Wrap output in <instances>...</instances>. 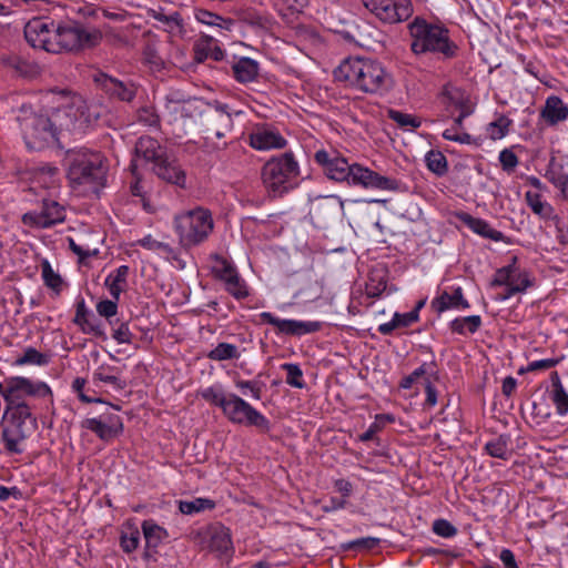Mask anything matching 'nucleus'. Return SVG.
Segmentation results:
<instances>
[{
  "mask_svg": "<svg viewBox=\"0 0 568 568\" xmlns=\"http://www.w3.org/2000/svg\"><path fill=\"white\" fill-rule=\"evenodd\" d=\"M314 161L321 166L323 173L335 182L382 191H397L399 189V182L396 179L381 175L358 163L351 164L335 150H317L314 154Z\"/></svg>",
  "mask_w": 568,
  "mask_h": 568,
  "instance_id": "1",
  "label": "nucleus"
},
{
  "mask_svg": "<svg viewBox=\"0 0 568 568\" xmlns=\"http://www.w3.org/2000/svg\"><path fill=\"white\" fill-rule=\"evenodd\" d=\"M337 82L369 94H383L392 88L390 74L383 64L369 58L344 59L334 70Z\"/></svg>",
  "mask_w": 568,
  "mask_h": 568,
  "instance_id": "2",
  "label": "nucleus"
},
{
  "mask_svg": "<svg viewBox=\"0 0 568 568\" xmlns=\"http://www.w3.org/2000/svg\"><path fill=\"white\" fill-rule=\"evenodd\" d=\"M136 160L132 162V172L135 175L136 161L143 160L150 164L152 172L161 180L185 187L186 175L180 164L171 159L166 148L162 146L155 139L151 136H141L135 144Z\"/></svg>",
  "mask_w": 568,
  "mask_h": 568,
  "instance_id": "3",
  "label": "nucleus"
},
{
  "mask_svg": "<svg viewBox=\"0 0 568 568\" xmlns=\"http://www.w3.org/2000/svg\"><path fill=\"white\" fill-rule=\"evenodd\" d=\"M63 162L72 186L97 189L105 179L106 168L100 152L87 148L70 149L65 152Z\"/></svg>",
  "mask_w": 568,
  "mask_h": 568,
  "instance_id": "4",
  "label": "nucleus"
},
{
  "mask_svg": "<svg viewBox=\"0 0 568 568\" xmlns=\"http://www.w3.org/2000/svg\"><path fill=\"white\" fill-rule=\"evenodd\" d=\"M300 164L292 152L272 156L261 170V180L266 192L282 197L300 184Z\"/></svg>",
  "mask_w": 568,
  "mask_h": 568,
  "instance_id": "5",
  "label": "nucleus"
},
{
  "mask_svg": "<svg viewBox=\"0 0 568 568\" xmlns=\"http://www.w3.org/2000/svg\"><path fill=\"white\" fill-rule=\"evenodd\" d=\"M410 48L415 54L440 53L445 59L455 57L457 45L449 39L448 30L442 26L415 18L409 24Z\"/></svg>",
  "mask_w": 568,
  "mask_h": 568,
  "instance_id": "6",
  "label": "nucleus"
},
{
  "mask_svg": "<svg viewBox=\"0 0 568 568\" xmlns=\"http://www.w3.org/2000/svg\"><path fill=\"white\" fill-rule=\"evenodd\" d=\"M213 227L211 211L202 206L183 211L174 216V230L181 245L185 247L196 246L206 241Z\"/></svg>",
  "mask_w": 568,
  "mask_h": 568,
  "instance_id": "7",
  "label": "nucleus"
},
{
  "mask_svg": "<svg viewBox=\"0 0 568 568\" xmlns=\"http://www.w3.org/2000/svg\"><path fill=\"white\" fill-rule=\"evenodd\" d=\"M202 395L205 400L221 407L224 415L232 423L255 426L263 432L268 430V420L250 404L234 394L202 393Z\"/></svg>",
  "mask_w": 568,
  "mask_h": 568,
  "instance_id": "8",
  "label": "nucleus"
},
{
  "mask_svg": "<svg viewBox=\"0 0 568 568\" xmlns=\"http://www.w3.org/2000/svg\"><path fill=\"white\" fill-rule=\"evenodd\" d=\"M18 120L28 149L39 151L58 141L57 128H53L47 114L19 115Z\"/></svg>",
  "mask_w": 568,
  "mask_h": 568,
  "instance_id": "9",
  "label": "nucleus"
},
{
  "mask_svg": "<svg viewBox=\"0 0 568 568\" xmlns=\"http://www.w3.org/2000/svg\"><path fill=\"white\" fill-rule=\"evenodd\" d=\"M55 23L49 18H34L24 27V37L28 43L47 52H59L55 41Z\"/></svg>",
  "mask_w": 568,
  "mask_h": 568,
  "instance_id": "10",
  "label": "nucleus"
},
{
  "mask_svg": "<svg viewBox=\"0 0 568 568\" xmlns=\"http://www.w3.org/2000/svg\"><path fill=\"white\" fill-rule=\"evenodd\" d=\"M364 7L386 23L407 20L413 13L410 0H362Z\"/></svg>",
  "mask_w": 568,
  "mask_h": 568,
  "instance_id": "11",
  "label": "nucleus"
},
{
  "mask_svg": "<svg viewBox=\"0 0 568 568\" xmlns=\"http://www.w3.org/2000/svg\"><path fill=\"white\" fill-rule=\"evenodd\" d=\"M343 211V202L336 195L318 196L311 202L310 216L318 229H326Z\"/></svg>",
  "mask_w": 568,
  "mask_h": 568,
  "instance_id": "12",
  "label": "nucleus"
},
{
  "mask_svg": "<svg viewBox=\"0 0 568 568\" xmlns=\"http://www.w3.org/2000/svg\"><path fill=\"white\" fill-rule=\"evenodd\" d=\"M247 141L251 148L263 152L284 149L287 144L280 130L270 123L253 125L247 135Z\"/></svg>",
  "mask_w": 568,
  "mask_h": 568,
  "instance_id": "13",
  "label": "nucleus"
},
{
  "mask_svg": "<svg viewBox=\"0 0 568 568\" xmlns=\"http://www.w3.org/2000/svg\"><path fill=\"white\" fill-rule=\"evenodd\" d=\"M516 261V257H514L510 264L498 268L491 281V285L509 286L511 292H526V290L532 285V281L527 271L517 266Z\"/></svg>",
  "mask_w": 568,
  "mask_h": 568,
  "instance_id": "14",
  "label": "nucleus"
},
{
  "mask_svg": "<svg viewBox=\"0 0 568 568\" xmlns=\"http://www.w3.org/2000/svg\"><path fill=\"white\" fill-rule=\"evenodd\" d=\"M64 219L65 209L63 205L53 200H44L39 212L26 213L22 221L31 226L49 229L58 223H62Z\"/></svg>",
  "mask_w": 568,
  "mask_h": 568,
  "instance_id": "15",
  "label": "nucleus"
},
{
  "mask_svg": "<svg viewBox=\"0 0 568 568\" xmlns=\"http://www.w3.org/2000/svg\"><path fill=\"white\" fill-rule=\"evenodd\" d=\"M94 83L111 99L131 102L136 95L138 87L132 81H122L103 72L93 77Z\"/></svg>",
  "mask_w": 568,
  "mask_h": 568,
  "instance_id": "16",
  "label": "nucleus"
},
{
  "mask_svg": "<svg viewBox=\"0 0 568 568\" xmlns=\"http://www.w3.org/2000/svg\"><path fill=\"white\" fill-rule=\"evenodd\" d=\"M37 426L36 422H10L2 428L1 438L8 454H22L24 450L23 444L26 439L32 434Z\"/></svg>",
  "mask_w": 568,
  "mask_h": 568,
  "instance_id": "17",
  "label": "nucleus"
},
{
  "mask_svg": "<svg viewBox=\"0 0 568 568\" xmlns=\"http://www.w3.org/2000/svg\"><path fill=\"white\" fill-rule=\"evenodd\" d=\"M263 322L274 326L282 334L302 336L318 332L322 324L316 321L285 320L273 315L270 312L261 314Z\"/></svg>",
  "mask_w": 568,
  "mask_h": 568,
  "instance_id": "18",
  "label": "nucleus"
},
{
  "mask_svg": "<svg viewBox=\"0 0 568 568\" xmlns=\"http://www.w3.org/2000/svg\"><path fill=\"white\" fill-rule=\"evenodd\" d=\"M204 541L207 548L220 558L230 559L234 554L231 531L227 527L215 524L204 531Z\"/></svg>",
  "mask_w": 568,
  "mask_h": 568,
  "instance_id": "19",
  "label": "nucleus"
},
{
  "mask_svg": "<svg viewBox=\"0 0 568 568\" xmlns=\"http://www.w3.org/2000/svg\"><path fill=\"white\" fill-rule=\"evenodd\" d=\"M438 382V369L434 362L423 363L400 382L403 388H423L424 390H435Z\"/></svg>",
  "mask_w": 568,
  "mask_h": 568,
  "instance_id": "20",
  "label": "nucleus"
},
{
  "mask_svg": "<svg viewBox=\"0 0 568 568\" xmlns=\"http://www.w3.org/2000/svg\"><path fill=\"white\" fill-rule=\"evenodd\" d=\"M83 427L94 433L103 442H110L123 432L120 416L112 414L88 418L83 422Z\"/></svg>",
  "mask_w": 568,
  "mask_h": 568,
  "instance_id": "21",
  "label": "nucleus"
},
{
  "mask_svg": "<svg viewBox=\"0 0 568 568\" xmlns=\"http://www.w3.org/2000/svg\"><path fill=\"white\" fill-rule=\"evenodd\" d=\"M65 112H68L69 119L72 122V132L74 133L83 132L92 123L87 103L80 98H75L65 104Z\"/></svg>",
  "mask_w": 568,
  "mask_h": 568,
  "instance_id": "22",
  "label": "nucleus"
},
{
  "mask_svg": "<svg viewBox=\"0 0 568 568\" xmlns=\"http://www.w3.org/2000/svg\"><path fill=\"white\" fill-rule=\"evenodd\" d=\"M18 395L19 393H2L6 402V414H10L8 420L20 423H27L29 420L37 423L36 418L31 415L28 404Z\"/></svg>",
  "mask_w": 568,
  "mask_h": 568,
  "instance_id": "23",
  "label": "nucleus"
},
{
  "mask_svg": "<svg viewBox=\"0 0 568 568\" xmlns=\"http://www.w3.org/2000/svg\"><path fill=\"white\" fill-rule=\"evenodd\" d=\"M484 450L494 458L510 459L515 454V446L509 434L491 436L484 446Z\"/></svg>",
  "mask_w": 568,
  "mask_h": 568,
  "instance_id": "24",
  "label": "nucleus"
},
{
  "mask_svg": "<svg viewBox=\"0 0 568 568\" xmlns=\"http://www.w3.org/2000/svg\"><path fill=\"white\" fill-rule=\"evenodd\" d=\"M233 78L242 83L247 84L255 82L260 73V63L248 57H241L234 60L231 65Z\"/></svg>",
  "mask_w": 568,
  "mask_h": 568,
  "instance_id": "25",
  "label": "nucleus"
},
{
  "mask_svg": "<svg viewBox=\"0 0 568 568\" xmlns=\"http://www.w3.org/2000/svg\"><path fill=\"white\" fill-rule=\"evenodd\" d=\"M432 307L437 313H443L447 310H467L469 303L465 300L462 287H456L452 293L443 292L432 301Z\"/></svg>",
  "mask_w": 568,
  "mask_h": 568,
  "instance_id": "26",
  "label": "nucleus"
},
{
  "mask_svg": "<svg viewBox=\"0 0 568 568\" xmlns=\"http://www.w3.org/2000/svg\"><path fill=\"white\" fill-rule=\"evenodd\" d=\"M540 115L549 125H556L568 119V104L559 97L550 95L546 99Z\"/></svg>",
  "mask_w": 568,
  "mask_h": 568,
  "instance_id": "27",
  "label": "nucleus"
},
{
  "mask_svg": "<svg viewBox=\"0 0 568 568\" xmlns=\"http://www.w3.org/2000/svg\"><path fill=\"white\" fill-rule=\"evenodd\" d=\"M544 176L560 191L565 199L568 197V173L565 170V165L555 156L550 158L545 169Z\"/></svg>",
  "mask_w": 568,
  "mask_h": 568,
  "instance_id": "28",
  "label": "nucleus"
},
{
  "mask_svg": "<svg viewBox=\"0 0 568 568\" xmlns=\"http://www.w3.org/2000/svg\"><path fill=\"white\" fill-rule=\"evenodd\" d=\"M78 22L64 26H57L55 42L60 50L77 51L78 50Z\"/></svg>",
  "mask_w": 568,
  "mask_h": 568,
  "instance_id": "29",
  "label": "nucleus"
},
{
  "mask_svg": "<svg viewBox=\"0 0 568 568\" xmlns=\"http://www.w3.org/2000/svg\"><path fill=\"white\" fill-rule=\"evenodd\" d=\"M201 102L197 99H186L183 113L180 115V124H175L178 134H186L189 129L195 125L196 119L201 115Z\"/></svg>",
  "mask_w": 568,
  "mask_h": 568,
  "instance_id": "30",
  "label": "nucleus"
},
{
  "mask_svg": "<svg viewBox=\"0 0 568 568\" xmlns=\"http://www.w3.org/2000/svg\"><path fill=\"white\" fill-rule=\"evenodd\" d=\"M525 201L534 214L542 220H552L555 217L554 206L542 199V195L537 192L527 191L525 193Z\"/></svg>",
  "mask_w": 568,
  "mask_h": 568,
  "instance_id": "31",
  "label": "nucleus"
},
{
  "mask_svg": "<svg viewBox=\"0 0 568 568\" xmlns=\"http://www.w3.org/2000/svg\"><path fill=\"white\" fill-rule=\"evenodd\" d=\"M128 275L129 266L121 265L111 272L104 280V285L108 287L112 298L115 301H119L121 293L125 288Z\"/></svg>",
  "mask_w": 568,
  "mask_h": 568,
  "instance_id": "32",
  "label": "nucleus"
},
{
  "mask_svg": "<svg viewBox=\"0 0 568 568\" xmlns=\"http://www.w3.org/2000/svg\"><path fill=\"white\" fill-rule=\"evenodd\" d=\"M78 33V50L92 49L99 45L103 38V33L99 28L79 22Z\"/></svg>",
  "mask_w": 568,
  "mask_h": 568,
  "instance_id": "33",
  "label": "nucleus"
},
{
  "mask_svg": "<svg viewBox=\"0 0 568 568\" xmlns=\"http://www.w3.org/2000/svg\"><path fill=\"white\" fill-rule=\"evenodd\" d=\"M462 221L475 233L494 241H500L503 233L493 229L485 220L464 214Z\"/></svg>",
  "mask_w": 568,
  "mask_h": 568,
  "instance_id": "34",
  "label": "nucleus"
},
{
  "mask_svg": "<svg viewBox=\"0 0 568 568\" xmlns=\"http://www.w3.org/2000/svg\"><path fill=\"white\" fill-rule=\"evenodd\" d=\"M142 532L145 539V546L149 549H155L168 537V531L159 526L153 519H146L142 523Z\"/></svg>",
  "mask_w": 568,
  "mask_h": 568,
  "instance_id": "35",
  "label": "nucleus"
},
{
  "mask_svg": "<svg viewBox=\"0 0 568 568\" xmlns=\"http://www.w3.org/2000/svg\"><path fill=\"white\" fill-rule=\"evenodd\" d=\"M196 54L199 60L211 58L214 61H221L224 58V51L219 47L213 37L202 36L196 44Z\"/></svg>",
  "mask_w": 568,
  "mask_h": 568,
  "instance_id": "36",
  "label": "nucleus"
},
{
  "mask_svg": "<svg viewBox=\"0 0 568 568\" xmlns=\"http://www.w3.org/2000/svg\"><path fill=\"white\" fill-rule=\"evenodd\" d=\"M417 321V311H410L407 313H395L389 322L383 323L378 326V332L383 335H388L394 329L400 327H408Z\"/></svg>",
  "mask_w": 568,
  "mask_h": 568,
  "instance_id": "37",
  "label": "nucleus"
},
{
  "mask_svg": "<svg viewBox=\"0 0 568 568\" xmlns=\"http://www.w3.org/2000/svg\"><path fill=\"white\" fill-rule=\"evenodd\" d=\"M194 17L197 22L209 27H216L221 30L231 31L234 27L232 19L223 18L205 9H195Z\"/></svg>",
  "mask_w": 568,
  "mask_h": 568,
  "instance_id": "38",
  "label": "nucleus"
},
{
  "mask_svg": "<svg viewBox=\"0 0 568 568\" xmlns=\"http://www.w3.org/2000/svg\"><path fill=\"white\" fill-rule=\"evenodd\" d=\"M481 317L479 315H469L457 317L449 323L453 333L459 335H469L476 333L481 326Z\"/></svg>",
  "mask_w": 568,
  "mask_h": 568,
  "instance_id": "39",
  "label": "nucleus"
},
{
  "mask_svg": "<svg viewBox=\"0 0 568 568\" xmlns=\"http://www.w3.org/2000/svg\"><path fill=\"white\" fill-rule=\"evenodd\" d=\"M241 349L237 345L231 343H217L209 353L207 358L215 362L233 361L241 357Z\"/></svg>",
  "mask_w": 568,
  "mask_h": 568,
  "instance_id": "40",
  "label": "nucleus"
},
{
  "mask_svg": "<svg viewBox=\"0 0 568 568\" xmlns=\"http://www.w3.org/2000/svg\"><path fill=\"white\" fill-rule=\"evenodd\" d=\"M185 100L179 92H171L165 97V111L171 124H180V115L183 113Z\"/></svg>",
  "mask_w": 568,
  "mask_h": 568,
  "instance_id": "41",
  "label": "nucleus"
},
{
  "mask_svg": "<svg viewBox=\"0 0 568 568\" xmlns=\"http://www.w3.org/2000/svg\"><path fill=\"white\" fill-rule=\"evenodd\" d=\"M538 395L530 402L531 414L541 423L551 416V400L546 393H534Z\"/></svg>",
  "mask_w": 568,
  "mask_h": 568,
  "instance_id": "42",
  "label": "nucleus"
},
{
  "mask_svg": "<svg viewBox=\"0 0 568 568\" xmlns=\"http://www.w3.org/2000/svg\"><path fill=\"white\" fill-rule=\"evenodd\" d=\"M215 276L224 283V286L240 275L235 265L224 257H216L213 265Z\"/></svg>",
  "mask_w": 568,
  "mask_h": 568,
  "instance_id": "43",
  "label": "nucleus"
},
{
  "mask_svg": "<svg viewBox=\"0 0 568 568\" xmlns=\"http://www.w3.org/2000/svg\"><path fill=\"white\" fill-rule=\"evenodd\" d=\"M59 170L51 164H41L36 169L34 180L44 189H50L55 185L58 181Z\"/></svg>",
  "mask_w": 568,
  "mask_h": 568,
  "instance_id": "44",
  "label": "nucleus"
},
{
  "mask_svg": "<svg viewBox=\"0 0 568 568\" xmlns=\"http://www.w3.org/2000/svg\"><path fill=\"white\" fill-rule=\"evenodd\" d=\"M1 62L4 67L13 70L17 74L28 77L32 74L34 67L26 59L17 54L3 55Z\"/></svg>",
  "mask_w": 568,
  "mask_h": 568,
  "instance_id": "45",
  "label": "nucleus"
},
{
  "mask_svg": "<svg viewBox=\"0 0 568 568\" xmlns=\"http://www.w3.org/2000/svg\"><path fill=\"white\" fill-rule=\"evenodd\" d=\"M215 503L209 498H195L193 500H182L179 504V509L184 515H193L205 509H213Z\"/></svg>",
  "mask_w": 568,
  "mask_h": 568,
  "instance_id": "46",
  "label": "nucleus"
},
{
  "mask_svg": "<svg viewBox=\"0 0 568 568\" xmlns=\"http://www.w3.org/2000/svg\"><path fill=\"white\" fill-rule=\"evenodd\" d=\"M395 416L393 414H377L375 420L369 425L366 432L359 435L361 442H368L381 432L387 424L394 423Z\"/></svg>",
  "mask_w": 568,
  "mask_h": 568,
  "instance_id": "47",
  "label": "nucleus"
},
{
  "mask_svg": "<svg viewBox=\"0 0 568 568\" xmlns=\"http://www.w3.org/2000/svg\"><path fill=\"white\" fill-rule=\"evenodd\" d=\"M425 163L429 171L438 176L444 175L447 172V160L446 156L439 151H429L425 155Z\"/></svg>",
  "mask_w": 568,
  "mask_h": 568,
  "instance_id": "48",
  "label": "nucleus"
},
{
  "mask_svg": "<svg viewBox=\"0 0 568 568\" xmlns=\"http://www.w3.org/2000/svg\"><path fill=\"white\" fill-rule=\"evenodd\" d=\"M513 121L506 115H498L487 125V134L493 140H500L507 135Z\"/></svg>",
  "mask_w": 568,
  "mask_h": 568,
  "instance_id": "49",
  "label": "nucleus"
},
{
  "mask_svg": "<svg viewBox=\"0 0 568 568\" xmlns=\"http://www.w3.org/2000/svg\"><path fill=\"white\" fill-rule=\"evenodd\" d=\"M139 245L149 250L156 252L160 255H163L164 257L169 258L171 256H174V250L164 242L158 241L152 235H145L141 240H139Z\"/></svg>",
  "mask_w": 568,
  "mask_h": 568,
  "instance_id": "50",
  "label": "nucleus"
},
{
  "mask_svg": "<svg viewBox=\"0 0 568 568\" xmlns=\"http://www.w3.org/2000/svg\"><path fill=\"white\" fill-rule=\"evenodd\" d=\"M440 98L447 106H460L464 103L463 91L452 83H446L443 87Z\"/></svg>",
  "mask_w": 568,
  "mask_h": 568,
  "instance_id": "51",
  "label": "nucleus"
},
{
  "mask_svg": "<svg viewBox=\"0 0 568 568\" xmlns=\"http://www.w3.org/2000/svg\"><path fill=\"white\" fill-rule=\"evenodd\" d=\"M388 118L402 129H417L422 122L418 118L398 110H389Z\"/></svg>",
  "mask_w": 568,
  "mask_h": 568,
  "instance_id": "52",
  "label": "nucleus"
},
{
  "mask_svg": "<svg viewBox=\"0 0 568 568\" xmlns=\"http://www.w3.org/2000/svg\"><path fill=\"white\" fill-rule=\"evenodd\" d=\"M48 118L50 119L53 128H57V134H59V131L72 132V122L69 119L68 112H65V105L53 110Z\"/></svg>",
  "mask_w": 568,
  "mask_h": 568,
  "instance_id": "53",
  "label": "nucleus"
},
{
  "mask_svg": "<svg viewBox=\"0 0 568 568\" xmlns=\"http://www.w3.org/2000/svg\"><path fill=\"white\" fill-rule=\"evenodd\" d=\"M154 19L164 26V30L170 33H178L182 29V18L179 12L165 14L158 12L154 14Z\"/></svg>",
  "mask_w": 568,
  "mask_h": 568,
  "instance_id": "54",
  "label": "nucleus"
},
{
  "mask_svg": "<svg viewBox=\"0 0 568 568\" xmlns=\"http://www.w3.org/2000/svg\"><path fill=\"white\" fill-rule=\"evenodd\" d=\"M215 118L221 128L214 130V135L221 139L226 132L231 131L233 126V121L231 114L226 111V105H219L215 109Z\"/></svg>",
  "mask_w": 568,
  "mask_h": 568,
  "instance_id": "55",
  "label": "nucleus"
},
{
  "mask_svg": "<svg viewBox=\"0 0 568 568\" xmlns=\"http://www.w3.org/2000/svg\"><path fill=\"white\" fill-rule=\"evenodd\" d=\"M41 274L44 284L52 288L59 291L62 284V280L58 273H55L48 261H43L41 263Z\"/></svg>",
  "mask_w": 568,
  "mask_h": 568,
  "instance_id": "56",
  "label": "nucleus"
},
{
  "mask_svg": "<svg viewBox=\"0 0 568 568\" xmlns=\"http://www.w3.org/2000/svg\"><path fill=\"white\" fill-rule=\"evenodd\" d=\"M224 287L236 300H244L250 295L248 286L241 275L236 276Z\"/></svg>",
  "mask_w": 568,
  "mask_h": 568,
  "instance_id": "57",
  "label": "nucleus"
},
{
  "mask_svg": "<svg viewBox=\"0 0 568 568\" xmlns=\"http://www.w3.org/2000/svg\"><path fill=\"white\" fill-rule=\"evenodd\" d=\"M514 148H506L499 152L498 160L501 169L507 173H513L519 163V159L514 152Z\"/></svg>",
  "mask_w": 568,
  "mask_h": 568,
  "instance_id": "58",
  "label": "nucleus"
},
{
  "mask_svg": "<svg viewBox=\"0 0 568 568\" xmlns=\"http://www.w3.org/2000/svg\"><path fill=\"white\" fill-rule=\"evenodd\" d=\"M283 369L286 372V383L295 388L304 387L303 373L295 364H284Z\"/></svg>",
  "mask_w": 568,
  "mask_h": 568,
  "instance_id": "59",
  "label": "nucleus"
},
{
  "mask_svg": "<svg viewBox=\"0 0 568 568\" xmlns=\"http://www.w3.org/2000/svg\"><path fill=\"white\" fill-rule=\"evenodd\" d=\"M97 312L100 316L104 317L112 324L111 318L118 313V301L113 300H102L98 302Z\"/></svg>",
  "mask_w": 568,
  "mask_h": 568,
  "instance_id": "60",
  "label": "nucleus"
},
{
  "mask_svg": "<svg viewBox=\"0 0 568 568\" xmlns=\"http://www.w3.org/2000/svg\"><path fill=\"white\" fill-rule=\"evenodd\" d=\"M433 531L443 538H452L457 535V528L446 519H436L433 523Z\"/></svg>",
  "mask_w": 568,
  "mask_h": 568,
  "instance_id": "61",
  "label": "nucleus"
},
{
  "mask_svg": "<svg viewBox=\"0 0 568 568\" xmlns=\"http://www.w3.org/2000/svg\"><path fill=\"white\" fill-rule=\"evenodd\" d=\"M139 122L148 126H158L160 118L152 105H145L138 111Z\"/></svg>",
  "mask_w": 568,
  "mask_h": 568,
  "instance_id": "62",
  "label": "nucleus"
},
{
  "mask_svg": "<svg viewBox=\"0 0 568 568\" xmlns=\"http://www.w3.org/2000/svg\"><path fill=\"white\" fill-rule=\"evenodd\" d=\"M139 541H140V531L136 528H134L131 530L130 534L121 535L120 545L124 552L130 554V552H133L138 548Z\"/></svg>",
  "mask_w": 568,
  "mask_h": 568,
  "instance_id": "63",
  "label": "nucleus"
},
{
  "mask_svg": "<svg viewBox=\"0 0 568 568\" xmlns=\"http://www.w3.org/2000/svg\"><path fill=\"white\" fill-rule=\"evenodd\" d=\"M443 138L448 141L457 142L460 144H469L471 142V135L462 131L460 128L452 126L443 132Z\"/></svg>",
  "mask_w": 568,
  "mask_h": 568,
  "instance_id": "64",
  "label": "nucleus"
}]
</instances>
